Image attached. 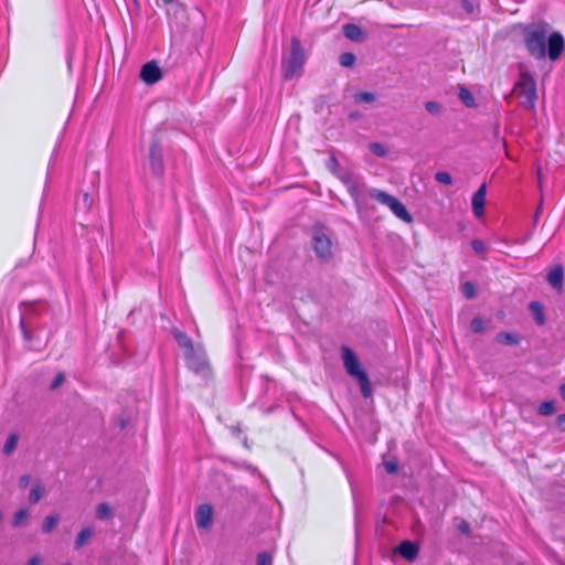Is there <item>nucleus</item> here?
<instances>
[{"mask_svg": "<svg viewBox=\"0 0 565 565\" xmlns=\"http://www.w3.org/2000/svg\"><path fill=\"white\" fill-rule=\"evenodd\" d=\"M523 41L527 53L536 60H543L547 55L552 61H555L565 49L563 34L552 32L548 35V24L546 23L525 26L523 29Z\"/></svg>", "mask_w": 565, "mask_h": 565, "instance_id": "nucleus-1", "label": "nucleus"}, {"mask_svg": "<svg viewBox=\"0 0 565 565\" xmlns=\"http://www.w3.org/2000/svg\"><path fill=\"white\" fill-rule=\"evenodd\" d=\"M512 94L521 99L520 107L525 108L531 113H535L537 87L536 81L531 73L523 71L519 74V77L513 85Z\"/></svg>", "mask_w": 565, "mask_h": 565, "instance_id": "nucleus-2", "label": "nucleus"}, {"mask_svg": "<svg viewBox=\"0 0 565 565\" xmlns=\"http://www.w3.org/2000/svg\"><path fill=\"white\" fill-rule=\"evenodd\" d=\"M342 358L344 367L349 375L355 377L361 386V393L364 397L371 396V385L366 373L361 369L355 353L348 347L342 348Z\"/></svg>", "mask_w": 565, "mask_h": 565, "instance_id": "nucleus-3", "label": "nucleus"}, {"mask_svg": "<svg viewBox=\"0 0 565 565\" xmlns=\"http://www.w3.org/2000/svg\"><path fill=\"white\" fill-rule=\"evenodd\" d=\"M306 62V56L301 42L297 38L290 41V52L287 58L282 61V72L285 79H291L298 75Z\"/></svg>", "mask_w": 565, "mask_h": 565, "instance_id": "nucleus-4", "label": "nucleus"}, {"mask_svg": "<svg viewBox=\"0 0 565 565\" xmlns=\"http://www.w3.org/2000/svg\"><path fill=\"white\" fill-rule=\"evenodd\" d=\"M371 196L375 199L377 202L387 205L394 213V215H396L399 220L406 223H411L413 221L411 213L398 199L392 196L391 194L384 191L379 190H374L371 193Z\"/></svg>", "mask_w": 565, "mask_h": 565, "instance_id": "nucleus-5", "label": "nucleus"}, {"mask_svg": "<svg viewBox=\"0 0 565 565\" xmlns=\"http://www.w3.org/2000/svg\"><path fill=\"white\" fill-rule=\"evenodd\" d=\"M186 364L195 374L205 377L210 371L209 359L205 352L200 349L192 350V353L185 356Z\"/></svg>", "mask_w": 565, "mask_h": 565, "instance_id": "nucleus-6", "label": "nucleus"}, {"mask_svg": "<svg viewBox=\"0 0 565 565\" xmlns=\"http://www.w3.org/2000/svg\"><path fill=\"white\" fill-rule=\"evenodd\" d=\"M312 245L316 255L320 259H329L332 255V243L330 237L324 234L321 230H316L312 237Z\"/></svg>", "mask_w": 565, "mask_h": 565, "instance_id": "nucleus-7", "label": "nucleus"}, {"mask_svg": "<svg viewBox=\"0 0 565 565\" xmlns=\"http://www.w3.org/2000/svg\"><path fill=\"white\" fill-rule=\"evenodd\" d=\"M149 166L154 177H161L164 172L162 148L158 141H153L149 150Z\"/></svg>", "mask_w": 565, "mask_h": 565, "instance_id": "nucleus-8", "label": "nucleus"}, {"mask_svg": "<svg viewBox=\"0 0 565 565\" xmlns=\"http://www.w3.org/2000/svg\"><path fill=\"white\" fill-rule=\"evenodd\" d=\"M162 77V72L156 61L147 62L140 71V78L146 84H154Z\"/></svg>", "mask_w": 565, "mask_h": 565, "instance_id": "nucleus-9", "label": "nucleus"}, {"mask_svg": "<svg viewBox=\"0 0 565 565\" xmlns=\"http://www.w3.org/2000/svg\"><path fill=\"white\" fill-rule=\"evenodd\" d=\"M486 195L487 184L482 183L472 195V211L477 217H482L484 214Z\"/></svg>", "mask_w": 565, "mask_h": 565, "instance_id": "nucleus-10", "label": "nucleus"}, {"mask_svg": "<svg viewBox=\"0 0 565 565\" xmlns=\"http://www.w3.org/2000/svg\"><path fill=\"white\" fill-rule=\"evenodd\" d=\"M196 525L200 529H205L212 520V504H201L195 514Z\"/></svg>", "mask_w": 565, "mask_h": 565, "instance_id": "nucleus-11", "label": "nucleus"}, {"mask_svg": "<svg viewBox=\"0 0 565 565\" xmlns=\"http://www.w3.org/2000/svg\"><path fill=\"white\" fill-rule=\"evenodd\" d=\"M418 545L411 541H403L396 551L407 561H414L418 555Z\"/></svg>", "mask_w": 565, "mask_h": 565, "instance_id": "nucleus-12", "label": "nucleus"}, {"mask_svg": "<svg viewBox=\"0 0 565 565\" xmlns=\"http://www.w3.org/2000/svg\"><path fill=\"white\" fill-rule=\"evenodd\" d=\"M564 280V268L562 265H556L552 268V270L547 274L548 284L558 290L563 288Z\"/></svg>", "mask_w": 565, "mask_h": 565, "instance_id": "nucleus-13", "label": "nucleus"}, {"mask_svg": "<svg viewBox=\"0 0 565 565\" xmlns=\"http://www.w3.org/2000/svg\"><path fill=\"white\" fill-rule=\"evenodd\" d=\"M342 30H343L344 36L354 42H362L365 39V35H364L362 29L356 24H352V23L344 24Z\"/></svg>", "mask_w": 565, "mask_h": 565, "instance_id": "nucleus-14", "label": "nucleus"}, {"mask_svg": "<svg viewBox=\"0 0 565 565\" xmlns=\"http://www.w3.org/2000/svg\"><path fill=\"white\" fill-rule=\"evenodd\" d=\"M173 337H174L175 341L178 342V344L180 345V348L183 349L184 356L186 354L192 353V350L195 349L192 344V340L184 332H182L180 330H174Z\"/></svg>", "mask_w": 565, "mask_h": 565, "instance_id": "nucleus-15", "label": "nucleus"}, {"mask_svg": "<svg viewBox=\"0 0 565 565\" xmlns=\"http://www.w3.org/2000/svg\"><path fill=\"white\" fill-rule=\"evenodd\" d=\"M19 324H20V329H21L22 334H23V339L26 342H30L32 340V334H31L30 329L34 327V323L32 321H30L28 313H23L20 317V323Z\"/></svg>", "mask_w": 565, "mask_h": 565, "instance_id": "nucleus-16", "label": "nucleus"}, {"mask_svg": "<svg viewBox=\"0 0 565 565\" xmlns=\"http://www.w3.org/2000/svg\"><path fill=\"white\" fill-rule=\"evenodd\" d=\"M41 306L40 301H30V302H23L20 306L21 316L23 313H28L30 321L34 323V317L39 312V307Z\"/></svg>", "mask_w": 565, "mask_h": 565, "instance_id": "nucleus-17", "label": "nucleus"}, {"mask_svg": "<svg viewBox=\"0 0 565 565\" xmlns=\"http://www.w3.org/2000/svg\"><path fill=\"white\" fill-rule=\"evenodd\" d=\"M530 310H531L536 323L539 326H543L545 323V316H544V310H543L542 305L537 301H532L530 303Z\"/></svg>", "mask_w": 565, "mask_h": 565, "instance_id": "nucleus-18", "label": "nucleus"}, {"mask_svg": "<svg viewBox=\"0 0 565 565\" xmlns=\"http://www.w3.org/2000/svg\"><path fill=\"white\" fill-rule=\"evenodd\" d=\"M93 530L90 527L83 529L78 534L74 543L76 550L82 548L92 537Z\"/></svg>", "mask_w": 565, "mask_h": 565, "instance_id": "nucleus-19", "label": "nucleus"}, {"mask_svg": "<svg viewBox=\"0 0 565 565\" xmlns=\"http://www.w3.org/2000/svg\"><path fill=\"white\" fill-rule=\"evenodd\" d=\"M458 96L467 107H476V99L468 88L460 87Z\"/></svg>", "mask_w": 565, "mask_h": 565, "instance_id": "nucleus-20", "label": "nucleus"}, {"mask_svg": "<svg viewBox=\"0 0 565 565\" xmlns=\"http://www.w3.org/2000/svg\"><path fill=\"white\" fill-rule=\"evenodd\" d=\"M18 440H19V436L17 433H12L9 435V437L7 438L6 444L3 446V454L6 456H9L14 451V449L18 445Z\"/></svg>", "mask_w": 565, "mask_h": 565, "instance_id": "nucleus-21", "label": "nucleus"}, {"mask_svg": "<svg viewBox=\"0 0 565 565\" xmlns=\"http://www.w3.org/2000/svg\"><path fill=\"white\" fill-rule=\"evenodd\" d=\"M60 516L57 514L49 515L44 519V522L42 524V531L44 533L52 532L56 525L58 524Z\"/></svg>", "mask_w": 565, "mask_h": 565, "instance_id": "nucleus-22", "label": "nucleus"}, {"mask_svg": "<svg viewBox=\"0 0 565 565\" xmlns=\"http://www.w3.org/2000/svg\"><path fill=\"white\" fill-rule=\"evenodd\" d=\"M376 99L375 94L371 92H359L354 95V102L356 104H371Z\"/></svg>", "mask_w": 565, "mask_h": 565, "instance_id": "nucleus-23", "label": "nucleus"}, {"mask_svg": "<svg viewBox=\"0 0 565 565\" xmlns=\"http://www.w3.org/2000/svg\"><path fill=\"white\" fill-rule=\"evenodd\" d=\"M541 416H551L556 412L555 402L554 401H545L543 402L537 409Z\"/></svg>", "mask_w": 565, "mask_h": 565, "instance_id": "nucleus-24", "label": "nucleus"}, {"mask_svg": "<svg viewBox=\"0 0 565 565\" xmlns=\"http://www.w3.org/2000/svg\"><path fill=\"white\" fill-rule=\"evenodd\" d=\"M497 341L504 343V344H512L515 345L519 343V338L510 332H500L497 334Z\"/></svg>", "mask_w": 565, "mask_h": 565, "instance_id": "nucleus-25", "label": "nucleus"}, {"mask_svg": "<svg viewBox=\"0 0 565 565\" xmlns=\"http://www.w3.org/2000/svg\"><path fill=\"white\" fill-rule=\"evenodd\" d=\"M43 487L40 484V483H36L30 491V494H29V502L31 504H35L38 503L41 498L43 497Z\"/></svg>", "mask_w": 565, "mask_h": 565, "instance_id": "nucleus-26", "label": "nucleus"}, {"mask_svg": "<svg viewBox=\"0 0 565 565\" xmlns=\"http://www.w3.org/2000/svg\"><path fill=\"white\" fill-rule=\"evenodd\" d=\"M111 516V508L107 503H99L96 508V518L107 520Z\"/></svg>", "mask_w": 565, "mask_h": 565, "instance_id": "nucleus-27", "label": "nucleus"}, {"mask_svg": "<svg viewBox=\"0 0 565 565\" xmlns=\"http://www.w3.org/2000/svg\"><path fill=\"white\" fill-rule=\"evenodd\" d=\"M461 291L467 299L473 298L477 294L476 286L472 281H466L462 284Z\"/></svg>", "mask_w": 565, "mask_h": 565, "instance_id": "nucleus-28", "label": "nucleus"}, {"mask_svg": "<svg viewBox=\"0 0 565 565\" xmlns=\"http://www.w3.org/2000/svg\"><path fill=\"white\" fill-rule=\"evenodd\" d=\"M29 515V512L26 509H20L18 510L14 515H13V520H12V525L14 527H18L22 524V522L28 518Z\"/></svg>", "mask_w": 565, "mask_h": 565, "instance_id": "nucleus-29", "label": "nucleus"}, {"mask_svg": "<svg viewBox=\"0 0 565 565\" xmlns=\"http://www.w3.org/2000/svg\"><path fill=\"white\" fill-rule=\"evenodd\" d=\"M356 57L351 52H345L340 56V64L344 67H352L355 64Z\"/></svg>", "mask_w": 565, "mask_h": 565, "instance_id": "nucleus-30", "label": "nucleus"}, {"mask_svg": "<svg viewBox=\"0 0 565 565\" xmlns=\"http://www.w3.org/2000/svg\"><path fill=\"white\" fill-rule=\"evenodd\" d=\"M435 180L437 182L446 184V185H451V183H452L451 175L448 172H446V171H438V172H436Z\"/></svg>", "mask_w": 565, "mask_h": 565, "instance_id": "nucleus-31", "label": "nucleus"}, {"mask_svg": "<svg viewBox=\"0 0 565 565\" xmlns=\"http://www.w3.org/2000/svg\"><path fill=\"white\" fill-rule=\"evenodd\" d=\"M471 330L475 333H480L484 330V322L481 317H475L471 321Z\"/></svg>", "mask_w": 565, "mask_h": 565, "instance_id": "nucleus-32", "label": "nucleus"}, {"mask_svg": "<svg viewBox=\"0 0 565 565\" xmlns=\"http://www.w3.org/2000/svg\"><path fill=\"white\" fill-rule=\"evenodd\" d=\"M370 149L377 157H385L387 153L385 147L379 142L371 143Z\"/></svg>", "mask_w": 565, "mask_h": 565, "instance_id": "nucleus-33", "label": "nucleus"}, {"mask_svg": "<svg viewBox=\"0 0 565 565\" xmlns=\"http://www.w3.org/2000/svg\"><path fill=\"white\" fill-rule=\"evenodd\" d=\"M425 108L426 110L431 114V115H439L440 114V110H441V107L438 103L436 102H426L425 103Z\"/></svg>", "mask_w": 565, "mask_h": 565, "instance_id": "nucleus-34", "label": "nucleus"}, {"mask_svg": "<svg viewBox=\"0 0 565 565\" xmlns=\"http://www.w3.org/2000/svg\"><path fill=\"white\" fill-rule=\"evenodd\" d=\"M471 247L479 255H484L487 252L484 243L480 239H473L471 242Z\"/></svg>", "mask_w": 565, "mask_h": 565, "instance_id": "nucleus-35", "label": "nucleus"}, {"mask_svg": "<svg viewBox=\"0 0 565 565\" xmlns=\"http://www.w3.org/2000/svg\"><path fill=\"white\" fill-rule=\"evenodd\" d=\"M273 556L269 553H260L257 556V565H271Z\"/></svg>", "mask_w": 565, "mask_h": 565, "instance_id": "nucleus-36", "label": "nucleus"}, {"mask_svg": "<svg viewBox=\"0 0 565 565\" xmlns=\"http://www.w3.org/2000/svg\"><path fill=\"white\" fill-rule=\"evenodd\" d=\"M384 468H385L386 472H388L391 475H394V473H396L398 471V465L394 460L385 461L384 462Z\"/></svg>", "mask_w": 565, "mask_h": 565, "instance_id": "nucleus-37", "label": "nucleus"}, {"mask_svg": "<svg viewBox=\"0 0 565 565\" xmlns=\"http://www.w3.org/2000/svg\"><path fill=\"white\" fill-rule=\"evenodd\" d=\"M457 527L462 534L470 535V524L468 521L461 519L457 524Z\"/></svg>", "mask_w": 565, "mask_h": 565, "instance_id": "nucleus-38", "label": "nucleus"}, {"mask_svg": "<svg viewBox=\"0 0 565 565\" xmlns=\"http://www.w3.org/2000/svg\"><path fill=\"white\" fill-rule=\"evenodd\" d=\"M65 380V376L63 373H58L54 380L52 381L51 385H50V388L51 390H56L58 386H61L63 384Z\"/></svg>", "mask_w": 565, "mask_h": 565, "instance_id": "nucleus-39", "label": "nucleus"}, {"mask_svg": "<svg viewBox=\"0 0 565 565\" xmlns=\"http://www.w3.org/2000/svg\"><path fill=\"white\" fill-rule=\"evenodd\" d=\"M82 201H83L84 209L89 210L94 200L89 193L85 192V193H83Z\"/></svg>", "mask_w": 565, "mask_h": 565, "instance_id": "nucleus-40", "label": "nucleus"}, {"mask_svg": "<svg viewBox=\"0 0 565 565\" xmlns=\"http://www.w3.org/2000/svg\"><path fill=\"white\" fill-rule=\"evenodd\" d=\"M556 426L558 430L565 431V413L557 416Z\"/></svg>", "mask_w": 565, "mask_h": 565, "instance_id": "nucleus-41", "label": "nucleus"}, {"mask_svg": "<svg viewBox=\"0 0 565 565\" xmlns=\"http://www.w3.org/2000/svg\"><path fill=\"white\" fill-rule=\"evenodd\" d=\"M30 483V476L29 475H22L20 478H19V487L21 489H25Z\"/></svg>", "mask_w": 565, "mask_h": 565, "instance_id": "nucleus-42", "label": "nucleus"}, {"mask_svg": "<svg viewBox=\"0 0 565 565\" xmlns=\"http://www.w3.org/2000/svg\"><path fill=\"white\" fill-rule=\"evenodd\" d=\"M28 565H40V558L38 556L30 558Z\"/></svg>", "mask_w": 565, "mask_h": 565, "instance_id": "nucleus-43", "label": "nucleus"}, {"mask_svg": "<svg viewBox=\"0 0 565 565\" xmlns=\"http://www.w3.org/2000/svg\"><path fill=\"white\" fill-rule=\"evenodd\" d=\"M558 391H559L562 398L565 401V383L559 385Z\"/></svg>", "mask_w": 565, "mask_h": 565, "instance_id": "nucleus-44", "label": "nucleus"}, {"mask_svg": "<svg viewBox=\"0 0 565 565\" xmlns=\"http://www.w3.org/2000/svg\"><path fill=\"white\" fill-rule=\"evenodd\" d=\"M164 3H172L174 0H162Z\"/></svg>", "mask_w": 565, "mask_h": 565, "instance_id": "nucleus-45", "label": "nucleus"}, {"mask_svg": "<svg viewBox=\"0 0 565 565\" xmlns=\"http://www.w3.org/2000/svg\"><path fill=\"white\" fill-rule=\"evenodd\" d=\"M539 185L542 186V179H541L540 174H539Z\"/></svg>", "mask_w": 565, "mask_h": 565, "instance_id": "nucleus-46", "label": "nucleus"}, {"mask_svg": "<svg viewBox=\"0 0 565 565\" xmlns=\"http://www.w3.org/2000/svg\"><path fill=\"white\" fill-rule=\"evenodd\" d=\"M2 518H3V513H2V511L0 510V521L2 520Z\"/></svg>", "mask_w": 565, "mask_h": 565, "instance_id": "nucleus-47", "label": "nucleus"}]
</instances>
